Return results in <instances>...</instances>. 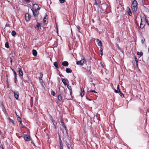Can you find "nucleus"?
Returning <instances> with one entry per match:
<instances>
[{
	"label": "nucleus",
	"instance_id": "f257e3e1",
	"mask_svg": "<svg viewBox=\"0 0 149 149\" xmlns=\"http://www.w3.org/2000/svg\"><path fill=\"white\" fill-rule=\"evenodd\" d=\"M137 2L136 0H134L131 5V7L133 12H136L137 10Z\"/></svg>",
	"mask_w": 149,
	"mask_h": 149
},
{
	"label": "nucleus",
	"instance_id": "f03ea898",
	"mask_svg": "<svg viewBox=\"0 0 149 149\" xmlns=\"http://www.w3.org/2000/svg\"><path fill=\"white\" fill-rule=\"evenodd\" d=\"M36 8L38 9H40V8L38 4H34L33 5V7L31 9V10L33 13V15H34V17H36L37 16V14H36L35 12V10L36 9Z\"/></svg>",
	"mask_w": 149,
	"mask_h": 149
},
{
	"label": "nucleus",
	"instance_id": "7ed1b4c3",
	"mask_svg": "<svg viewBox=\"0 0 149 149\" xmlns=\"http://www.w3.org/2000/svg\"><path fill=\"white\" fill-rule=\"evenodd\" d=\"M85 60L84 59H82L80 61H76V64L78 65H83L84 63Z\"/></svg>",
	"mask_w": 149,
	"mask_h": 149
},
{
	"label": "nucleus",
	"instance_id": "20e7f679",
	"mask_svg": "<svg viewBox=\"0 0 149 149\" xmlns=\"http://www.w3.org/2000/svg\"><path fill=\"white\" fill-rule=\"evenodd\" d=\"M62 125L64 127L65 129V132H66V134L68 136V130L67 129L66 126H65V124L63 121L61 122Z\"/></svg>",
	"mask_w": 149,
	"mask_h": 149
},
{
	"label": "nucleus",
	"instance_id": "39448f33",
	"mask_svg": "<svg viewBox=\"0 0 149 149\" xmlns=\"http://www.w3.org/2000/svg\"><path fill=\"white\" fill-rule=\"evenodd\" d=\"M14 96L17 100L18 99L19 97V93L18 92L14 91Z\"/></svg>",
	"mask_w": 149,
	"mask_h": 149
},
{
	"label": "nucleus",
	"instance_id": "423d86ee",
	"mask_svg": "<svg viewBox=\"0 0 149 149\" xmlns=\"http://www.w3.org/2000/svg\"><path fill=\"white\" fill-rule=\"evenodd\" d=\"M47 17V15H46L44 17L43 22L45 24H47L48 22Z\"/></svg>",
	"mask_w": 149,
	"mask_h": 149
},
{
	"label": "nucleus",
	"instance_id": "0eeeda50",
	"mask_svg": "<svg viewBox=\"0 0 149 149\" xmlns=\"http://www.w3.org/2000/svg\"><path fill=\"white\" fill-rule=\"evenodd\" d=\"M30 17L28 13H26L25 15V19L26 21H29L30 19Z\"/></svg>",
	"mask_w": 149,
	"mask_h": 149
},
{
	"label": "nucleus",
	"instance_id": "6e6552de",
	"mask_svg": "<svg viewBox=\"0 0 149 149\" xmlns=\"http://www.w3.org/2000/svg\"><path fill=\"white\" fill-rule=\"evenodd\" d=\"M62 81L65 86L68 85V84L69 83L68 80L65 79H62Z\"/></svg>",
	"mask_w": 149,
	"mask_h": 149
},
{
	"label": "nucleus",
	"instance_id": "1a4fd4ad",
	"mask_svg": "<svg viewBox=\"0 0 149 149\" xmlns=\"http://www.w3.org/2000/svg\"><path fill=\"white\" fill-rule=\"evenodd\" d=\"M24 138L26 141H29L30 140V136L29 135H27L24 136Z\"/></svg>",
	"mask_w": 149,
	"mask_h": 149
},
{
	"label": "nucleus",
	"instance_id": "9d476101",
	"mask_svg": "<svg viewBox=\"0 0 149 149\" xmlns=\"http://www.w3.org/2000/svg\"><path fill=\"white\" fill-rule=\"evenodd\" d=\"M96 41L97 42V45H98L100 47H101L102 46V43L101 41L100 40L98 39H97L96 40Z\"/></svg>",
	"mask_w": 149,
	"mask_h": 149
},
{
	"label": "nucleus",
	"instance_id": "9b49d317",
	"mask_svg": "<svg viewBox=\"0 0 149 149\" xmlns=\"http://www.w3.org/2000/svg\"><path fill=\"white\" fill-rule=\"evenodd\" d=\"M18 72L19 73V76H22L23 75V72L22 70L20 68H18Z\"/></svg>",
	"mask_w": 149,
	"mask_h": 149
},
{
	"label": "nucleus",
	"instance_id": "f8f14e48",
	"mask_svg": "<svg viewBox=\"0 0 149 149\" xmlns=\"http://www.w3.org/2000/svg\"><path fill=\"white\" fill-rule=\"evenodd\" d=\"M62 65L64 66H67L68 65V63L67 61H64L62 62Z\"/></svg>",
	"mask_w": 149,
	"mask_h": 149
},
{
	"label": "nucleus",
	"instance_id": "ddd939ff",
	"mask_svg": "<svg viewBox=\"0 0 149 149\" xmlns=\"http://www.w3.org/2000/svg\"><path fill=\"white\" fill-rule=\"evenodd\" d=\"M81 93L80 95L81 97H82L84 95V90L83 88H81Z\"/></svg>",
	"mask_w": 149,
	"mask_h": 149
},
{
	"label": "nucleus",
	"instance_id": "4468645a",
	"mask_svg": "<svg viewBox=\"0 0 149 149\" xmlns=\"http://www.w3.org/2000/svg\"><path fill=\"white\" fill-rule=\"evenodd\" d=\"M32 54L33 56H36L37 55V52L36 50L33 49L32 50Z\"/></svg>",
	"mask_w": 149,
	"mask_h": 149
},
{
	"label": "nucleus",
	"instance_id": "2eb2a0df",
	"mask_svg": "<svg viewBox=\"0 0 149 149\" xmlns=\"http://www.w3.org/2000/svg\"><path fill=\"white\" fill-rule=\"evenodd\" d=\"M65 71L67 73H71L72 72V70L69 68H67Z\"/></svg>",
	"mask_w": 149,
	"mask_h": 149
},
{
	"label": "nucleus",
	"instance_id": "dca6fc26",
	"mask_svg": "<svg viewBox=\"0 0 149 149\" xmlns=\"http://www.w3.org/2000/svg\"><path fill=\"white\" fill-rule=\"evenodd\" d=\"M58 100L61 101L62 100V97L61 95H59L58 96Z\"/></svg>",
	"mask_w": 149,
	"mask_h": 149
},
{
	"label": "nucleus",
	"instance_id": "f3484780",
	"mask_svg": "<svg viewBox=\"0 0 149 149\" xmlns=\"http://www.w3.org/2000/svg\"><path fill=\"white\" fill-rule=\"evenodd\" d=\"M67 87H68V89L70 91V95H71L72 94V93L71 87L70 86H69V85H67Z\"/></svg>",
	"mask_w": 149,
	"mask_h": 149
},
{
	"label": "nucleus",
	"instance_id": "a211bd4d",
	"mask_svg": "<svg viewBox=\"0 0 149 149\" xmlns=\"http://www.w3.org/2000/svg\"><path fill=\"white\" fill-rule=\"evenodd\" d=\"M62 132H63V135L64 136H67V137L68 136H68H67V135L66 134V132H65V130H62Z\"/></svg>",
	"mask_w": 149,
	"mask_h": 149
},
{
	"label": "nucleus",
	"instance_id": "6ab92c4d",
	"mask_svg": "<svg viewBox=\"0 0 149 149\" xmlns=\"http://www.w3.org/2000/svg\"><path fill=\"white\" fill-rule=\"evenodd\" d=\"M54 65L56 68H58V63L57 62H55L54 63Z\"/></svg>",
	"mask_w": 149,
	"mask_h": 149
},
{
	"label": "nucleus",
	"instance_id": "aec40b11",
	"mask_svg": "<svg viewBox=\"0 0 149 149\" xmlns=\"http://www.w3.org/2000/svg\"><path fill=\"white\" fill-rule=\"evenodd\" d=\"M141 22H142L141 19ZM144 26H145V25L143 24L141 22L140 24V28L141 29H143L144 27Z\"/></svg>",
	"mask_w": 149,
	"mask_h": 149
},
{
	"label": "nucleus",
	"instance_id": "412c9836",
	"mask_svg": "<svg viewBox=\"0 0 149 149\" xmlns=\"http://www.w3.org/2000/svg\"><path fill=\"white\" fill-rule=\"evenodd\" d=\"M40 83L41 85H42V86L43 87H44V83L43 82V81L42 80H40Z\"/></svg>",
	"mask_w": 149,
	"mask_h": 149
},
{
	"label": "nucleus",
	"instance_id": "4be33fe9",
	"mask_svg": "<svg viewBox=\"0 0 149 149\" xmlns=\"http://www.w3.org/2000/svg\"><path fill=\"white\" fill-rule=\"evenodd\" d=\"M2 110L3 111V112L5 113L6 112V109H5V107H4V106L3 105V106H2Z\"/></svg>",
	"mask_w": 149,
	"mask_h": 149
},
{
	"label": "nucleus",
	"instance_id": "5701e85b",
	"mask_svg": "<svg viewBox=\"0 0 149 149\" xmlns=\"http://www.w3.org/2000/svg\"><path fill=\"white\" fill-rule=\"evenodd\" d=\"M103 49L101 47L100 50V53L101 56H102L103 55Z\"/></svg>",
	"mask_w": 149,
	"mask_h": 149
},
{
	"label": "nucleus",
	"instance_id": "b1692460",
	"mask_svg": "<svg viewBox=\"0 0 149 149\" xmlns=\"http://www.w3.org/2000/svg\"><path fill=\"white\" fill-rule=\"evenodd\" d=\"M119 95H120V96L122 97H124V95L121 92V91H119Z\"/></svg>",
	"mask_w": 149,
	"mask_h": 149
},
{
	"label": "nucleus",
	"instance_id": "393cba45",
	"mask_svg": "<svg viewBox=\"0 0 149 149\" xmlns=\"http://www.w3.org/2000/svg\"><path fill=\"white\" fill-rule=\"evenodd\" d=\"M17 120L18 121L20 122L19 124L20 125H22V123L21 122V118L20 117L18 118H17Z\"/></svg>",
	"mask_w": 149,
	"mask_h": 149
},
{
	"label": "nucleus",
	"instance_id": "a878e982",
	"mask_svg": "<svg viewBox=\"0 0 149 149\" xmlns=\"http://www.w3.org/2000/svg\"><path fill=\"white\" fill-rule=\"evenodd\" d=\"M87 71L88 72H90V73H91V68L90 66H88L87 67Z\"/></svg>",
	"mask_w": 149,
	"mask_h": 149
},
{
	"label": "nucleus",
	"instance_id": "bb28decb",
	"mask_svg": "<svg viewBox=\"0 0 149 149\" xmlns=\"http://www.w3.org/2000/svg\"><path fill=\"white\" fill-rule=\"evenodd\" d=\"M137 54L138 55H139L140 56H141L143 55V53L142 52H137Z\"/></svg>",
	"mask_w": 149,
	"mask_h": 149
},
{
	"label": "nucleus",
	"instance_id": "cd10ccee",
	"mask_svg": "<svg viewBox=\"0 0 149 149\" xmlns=\"http://www.w3.org/2000/svg\"><path fill=\"white\" fill-rule=\"evenodd\" d=\"M16 34V33L15 31H12L11 34L13 36H15Z\"/></svg>",
	"mask_w": 149,
	"mask_h": 149
},
{
	"label": "nucleus",
	"instance_id": "c85d7f7f",
	"mask_svg": "<svg viewBox=\"0 0 149 149\" xmlns=\"http://www.w3.org/2000/svg\"><path fill=\"white\" fill-rule=\"evenodd\" d=\"M5 47L7 48H9V46L8 42H7L5 44Z\"/></svg>",
	"mask_w": 149,
	"mask_h": 149
},
{
	"label": "nucleus",
	"instance_id": "c756f323",
	"mask_svg": "<svg viewBox=\"0 0 149 149\" xmlns=\"http://www.w3.org/2000/svg\"><path fill=\"white\" fill-rule=\"evenodd\" d=\"M51 94L53 96H55V93L54 91H51Z\"/></svg>",
	"mask_w": 149,
	"mask_h": 149
},
{
	"label": "nucleus",
	"instance_id": "7c9ffc66",
	"mask_svg": "<svg viewBox=\"0 0 149 149\" xmlns=\"http://www.w3.org/2000/svg\"><path fill=\"white\" fill-rule=\"evenodd\" d=\"M9 120H10V123H11L13 124H14V121L13 120H12L10 118L9 119Z\"/></svg>",
	"mask_w": 149,
	"mask_h": 149
},
{
	"label": "nucleus",
	"instance_id": "2f4dec72",
	"mask_svg": "<svg viewBox=\"0 0 149 149\" xmlns=\"http://www.w3.org/2000/svg\"><path fill=\"white\" fill-rule=\"evenodd\" d=\"M60 149H63V144L62 143H61L60 146Z\"/></svg>",
	"mask_w": 149,
	"mask_h": 149
},
{
	"label": "nucleus",
	"instance_id": "473e14b6",
	"mask_svg": "<svg viewBox=\"0 0 149 149\" xmlns=\"http://www.w3.org/2000/svg\"><path fill=\"white\" fill-rule=\"evenodd\" d=\"M77 29L78 30V32H80V27L79 26H77Z\"/></svg>",
	"mask_w": 149,
	"mask_h": 149
},
{
	"label": "nucleus",
	"instance_id": "72a5a7b5",
	"mask_svg": "<svg viewBox=\"0 0 149 149\" xmlns=\"http://www.w3.org/2000/svg\"><path fill=\"white\" fill-rule=\"evenodd\" d=\"M100 3V2H97V1H96V0H95V5H97L99 4Z\"/></svg>",
	"mask_w": 149,
	"mask_h": 149
},
{
	"label": "nucleus",
	"instance_id": "f704fd0d",
	"mask_svg": "<svg viewBox=\"0 0 149 149\" xmlns=\"http://www.w3.org/2000/svg\"><path fill=\"white\" fill-rule=\"evenodd\" d=\"M145 41V39L144 38H143L141 40V43L143 44L144 43V41Z\"/></svg>",
	"mask_w": 149,
	"mask_h": 149
},
{
	"label": "nucleus",
	"instance_id": "c9c22d12",
	"mask_svg": "<svg viewBox=\"0 0 149 149\" xmlns=\"http://www.w3.org/2000/svg\"><path fill=\"white\" fill-rule=\"evenodd\" d=\"M117 90H118L119 91H120V87H119V85H118L117 86Z\"/></svg>",
	"mask_w": 149,
	"mask_h": 149
},
{
	"label": "nucleus",
	"instance_id": "e433bc0d",
	"mask_svg": "<svg viewBox=\"0 0 149 149\" xmlns=\"http://www.w3.org/2000/svg\"><path fill=\"white\" fill-rule=\"evenodd\" d=\"M39 10V9H36L35 10V11L36 13L38 14V11Z\"/></svg>",
	"mask_w": 149,
	"mask_h": 149
},
{
	"label": "nucleus",
	"instance_id": "4c0bfd02",
	"mask_svg": "<svg viewBox=\"0 0 149 149\" xmlns=\"http://www.w3.org/2000/svg\"><path fill=\"white\" fill-rule=\"evenodd\" d=\"M61 3H63L65 2V0H59Z\"/></svg>",
	"mask_w": 149,
	"mask_h": 149
},
{
	"label": "nucleus",
	"instance_id": "58836bf2",
	"mask_svg": "<svg viewBox=\"0 0 149 149\" xmlns=\"http://www.w3.org/2000/svg\"><path fill=\"white\" fill-rule=\"evenodd\" d=\"M145 22H146V23H148V19L146 17H145Z\"/></svg>",
	"mask_w": 149,
	"mask_h": 149
},
{
	"label": "nucleus",
	"instance_id": "ea45409f",
	"mask_svg": "<svg viewBox=\"0 0 149 149\" xmlns=\"http://www.w3.org/2000/svg\"><path fill=\"white\" fill-rule=\"evenodd\" d=\"M36 28H38V29H39V28H40V24L37 25L36 26Z\"/></svg>",
	"mask_w": 149,
	"mask_h": 149
},
{
	"label": "nucleus",
	"instance_id": "a19ab883",
	"mask_svg": "<svg viewBox=\"0 0 149 149\" xmlns=\"http://www.w3.org/2000/svg\"><path fill=\"white\" fill-rule=\"evenodd\" d=\"M10 61L11 65H12L13 61H12V59L11 57H10Z\"/></svg>",
	"mask_w": 149,
	"mask_h": 149
},
{
	"label": "nucleus",
	"instance_id": "79ce46f5",
	"mask_svg": "<svg viewBox=\"0 0 149 149\" xmlns=\"http://www.w3.org/2000/svg\"><path fill=\"white\" fill-rule=\"evenodd\" d=\"M116 46H117V48H118V49L119 50H121L120 49V47H119V45H118V44H116Z\"/></svg>",
	"mask_w": 149,
	"mask_h": 149
},
{
	"label": "nucleus",
	"instance_id": "37998d69",
	"mask_svg": "<svg viewBox=\"0 0 149 149\" xmlns=\"http://www.w3.org/2000/svg\"><path fill=\"white\" fill-rule=\"evenodd\" d=\"M114 92L117 93H119V91L118 90H116L115 89L114 90Z\"/></svg>",
	"mask_w": 149,
	"mask_h": 149
},
{
	"label": "nucleus",
	"instance_id": "c03bdc74",
	"mask_svg": "<svg viewBox=\"0 0 149 149\" xmlns=\"http://www.w3.org/2000/svg\"><path fill=\"white\" fill-rule=\"evenodd\" d=\"M90 92H92L95 93H97V92L93 90H91L89 91Z\"/></svg>",
	"mask_w": 149,
	"mask_h": 149
},
{
	"label": "nucleus",
	"instance_id": "a18cd8bd",
	"mask_svg": "<svg viewBox=\"0 0 149 149\" xmlns=\"http://www.w3.org/2000/svg\"><path fill=\"white\" fill-rule=\"evenodd\" d=\"M14 74L15 75V77H17V73L15 71H14Z\"/></svg>",
	"mask_w": 149,
	"mask_h": 149
},
{
	"label": "nucleus",
	"instance_id": "49530a36",
	"mask_svg": "<svg viewBox=\"0 0 149 149\" xmlns=\"http://www.w3.org/2000/svg\"><path fill=\"white\" fill-rule=\"evenodd\" d=\"M132 12L131 11H130L129 13H128V14L130 16H131V15H132Z\"/></svg>",
	"mask_w": 149,
	"mask_h": 149
},
{
	"label": "nucleus",
	"instance_id": "de8ad7c7",
	"mask_svg": "<svg viewBox=\"0 0 149 149\" xmlns=\"http://www.w3.org/2000/svg\"><path fill=\"white\" fill-rule=\"evenodd\" d=\"M0 149H4L3 146L2 145H1L0 147Z\"/></svg>",
	"mask_w": 149,
	"mask_h": 149
},
{
	"label": "nucleus",
	"instance_id": "09e8293b",
	"mask_svg": "<svg viewBox=\"0 0 149 149\" xmlns=\"http://www.w3.org/2000/svg\"><path fill=\"white\" fill-rule=\"evenodd\" d=\"M59 142H60V144L61 143H62V141H61V139L60 136H59Z\"/></svg>",
	"mask_w": 149,
	"mask_h": 149
},
{
	"label": "nucleus",
	"instance_id": "8fccbe9b",
	"mask_svg": "<svg viewBox=\"0 0 149 149\" xmlns=\"http://www.w3.org/2000/svg\"><path fill=\"white\" fill-rule=\"evenodd\" d=\"M43 76V74L42 73H40V77L42 78Z\"/></svg>",
	"mask_w": 149,
	"mask_h": 149
},
{
	"label": "nucleus",
	"instance_id": "3c124183",
	"mask_svg": "<svg viewBox=\"0 0 149 149\" xmlns=\"http://www.w3.org/2000/svg\"><path fill=\"white\" fill-rule=\"evenodd\" d=\"M21 125V127H22V128H24V127H25L23 125H22H22Z\"/></svg>",
	"mask_w": 149,
	"mask_h": 149
},
{
	"label": "nucleus",
	"instance_id": "603ef678",
	"mask_svg": "<svg viewBox=\"0 0 149 149\" xmlns=\"http://www.w3.org/2000/svg\"><path fill=\"white\" fill-rule=\"evenodd\" d=\"M16 79H17L16 77H15V78H14V79H15V83H16Z\"/></svg>",
	"mask_w": 149,
	"mask_h": 149
},
{
	"label": "nucleus",
	"instance_id": "864d4df0",
	"mask_svg": "<svg viewBox=\"0 0 149 149\" xmlns=\"http://www.w3.org/2000/svg\"><path fill=\"white\" fill-rule=\"evenodd\" d=\"M135 61H138V59L137 58H136L135 57Z\"/></svg>",
	"mask_w": 149,
	"mask_h": 149
},
{
	"label": "nucleus",
	"instance_id": "5fc2aeb1",
	"mask_svg": "<svg viewBox=\"0 0 149 149\" xmlns=\"http://www.w3.org/2000/svg\"><path fill=\"white\" fill-rule=\"evenodd\" d=\"M136 63L137 66L138 65V61H136Z\"/></svg>",
	"mask_w": 149,
	"mask_h": 149
},
{
	"label": "nucleus",
	"instance_id": "6e6d98bb",
	"mask_svg": "<svg viewBox=\"0 0 149 149\" xmlns=\"http://www.w3.org/2000/svg\"><path fill=\"white\" fill-rule=\"evenodd\" d=\"M12 71L14 72V71H15L13 69H12L11 68H10Z\"/></svg>",
	"mask_w": 149,
	"mask_h": 149
},
{
	"label": "nucleus",
	"instance_id": "4d7b16f0",
	"mask_svg": "<svg viewBox=\"0 0 149 149\" xmlns=\"http://www.w3.org/2000/svg\"><path fill=\"white\" fill-rule=\"evenodd\" d=\"M93 120H94V119H93V118H92L91 119V121H93Z\"/></svg>",
	"mask_w": 149,
	"mask_h": 149
},
{
	"label": "nucleus",
	"instance_id": "13d9d810",
	"mask_svg": "<svg viewBox=\"0 0 149 149\" xmlns=\"http://www.w3.org/2000/svg\"><path fill=\"white\" fill-rule=\"evenodd\" d=\"M39 79L40 81V80H42V79H41V78L40 77H39Z\"/></svg>",
	"mask_w": 149,
	"mask_h": 149
},
{
	"label": "nucleus",
	"instance_id": "bf43d9fd",
	"mask_svg": "<svg viewBox=\"0 0 149 149\" xmlns=\"http://www.w3.org/2000/svg\"><path fill=\"white\" fill-rule=\"evenodd\" d=\"M31 143L33 145H35V144L33 142H31Z\"/></svg>",
	"mask_w": 149,
	"mask_h": 149
},
{
	"label": "nucleus",
	"instance_id": "052dcab7",
	"mask_svg": "<svg viewBox=\"0 0 149 149\" xmlns=\"http://www.w3.org/2000/svg\"><path fill=\"white\" fill-rule=\"evenodd\" d=\"M17 118H18L20 117L19 116H17Z\"/></svg>",
	"mask_w": 149,
	"mask_h": 149
},
{
	"label": "nucleus",
	"instance_id": "680f3d73",
	"mask_svg": "<svg viewBox=\"0 0 149 149\" xmlns=\"http://www.w3.org/2000/svg\"><path fill=\"white\" fill-rule=\"evenodd\" d=\"M147 23L148 24V25L149 26V23L148 22V23Z\"/></svg>",
	"mask_w": 149,
	"mask_h": 149
},
{
	"label": "nucleus",
	"instance_id": "e2e57ef3",
	"mask_svg": "<svg viewBox=\"0 0 149 149\" xmlns=\"http://www.w3.org/2000/svg\"><path fill=\"white\" fill-rule=\"evenodd\" d=\"M30 0H26V1H29Z\"/></svg>",
	"mask_w": 149,
	"mask_h": 149
},
{
	"label": "nucleus",
	"instance_id": "0e129e2a",
	"mask_svg": "<svg viewBox=\"0 0 149 149\" xmlns=\"http://www.w3.org/2000/svg\"><path fill=\"white\" fill-rule=\"evenodd\" d=\"M71 32L72 33V29H71Z\"/></svg>",
	"mask_w": 149,
	"mask_h": 149
},
{
	"label": "nucleus",
	"instance_id": "69168bd1",
	"mask_svg": "<svg viewBox=\"0 0 149 149\" xmlns=\"http://www.w3.org/2000/svg\"><path fill=\"white\" fill-rule=\"evenodd\" d=\"M8 78H7V82H8Z\"/></svg>",
	"mask_w": 149,
	"mask_h": 149
},
{
	"label": "nucleus",
	"instance_id": "338daca9",
	"mask_svg": "<svg viewBox=\"0 0 149 149\" xmlns=\"http://www.w3.org/2000/svg\"><path fill=\"white\" fill-rule=\"evenodd\" d=\"M87 99H88V100H89V99H88V98H87Z\"/></svg>",
	"mask_w": 149,
	"mask_h": 149
},
{
	"label": "nucleus",
	"instance_id": "774afa93",
	"mask_svg": "<svg viewBox=\"0 0 149 149\" xmlns=\"http://www.w3.org/2000/svg\"><path fill=\"white\" fill-rule=\"evenodd\" d=\"M6 77H8V76H7V75H6Z\"/></svg>",
	"mask_w": 149,
	"mask_h": 149
}]
</instances>
